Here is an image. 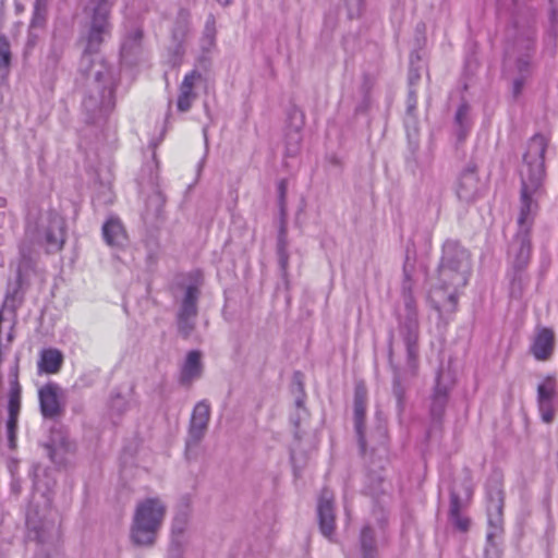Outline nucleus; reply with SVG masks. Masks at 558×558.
Wrapping results in <instances>:
<instances>
[{
    "instance_id": "12",
    "label": "nucleus",
    "mask_w": 558,
    "mask_h": 558,
    "mask_svg": "<svg viewBox=\"0 0 558 558\" xmlns=\"http://www.w3.org/2000/svg\"><path fill=\"white\" fill-rule=\"evenodd\" d=\"M450 256L446 263H440L438 267L439 288L449 291V301L454 303L457 300L456 292L464 288L471 275V267H468L465 260L462 259V267L451 266Z\"/></svg>"
},
{
    "instance_id": "20",
    "label": "nucleus",
    "mask_w": 558,
    "mask_h": 558,
    "mask_svg": "<svg viewBox=\"0 0 558 558\" xmlns=\"http://www.w3.org/2000/svg\"><path fill=\"white\" fill-rule=\"evenodd\" d=\"M102 238L107 245L112 247H121L126 242V232L117 217H110L102 226Z\"/></svg>"
},
{
    "instance_id": "10",
    "label": "nucleus",
    "mask_w": 558,
    "mask_h": 558,
    "mask_svg": "<svg viewBox=\"0 0 558 558\" xmlns=\"http://www.w3.org/2000/svg\"><path fill=\"white\" fill-rule=\"evenodd\" d=\"M472 485L468 476L458 485L453 484L450 492L449 521L460 532H466L471 520L463 514L469 501L472 498Z\"/></svg>"
},
{
    "instance_id": "4",
    "label": "nucleus",
    "mask_w": 558,
    "mask_h": 558,
    "mask_svg": "<svg viewBox=\"0 0 558 558\" xmlns=\"http://www.w3.org/2000/svg\"><path fill=\"white\" fill-rule=\"evenodd\" d=\"M116 0H88L84 13L87 19L86 32L82 37V53H101L100 48L111 36V11Z\"/></svg>"
},
{
    "instance_id": "31",
    "label": "nucleus",
    "mask_w": 558,
    "mask_h": 558,
    "mask_svg": "<svg viewBox=\"0 0 558 558\" xmlns=\"http://www.w3.org/2000/svg\"><path fill=\"white\" fill-rule=\"evenodd\" d=\"M21 409V388L17 383H14L9 393L8 411L10 416H19Z\"/></svg>"
},
{
    "instance_id": "18",
    "label": "nucleus",
    "mask_w": 558,
    "mask_h": 558,
    "mask_svg": "<svg viewBox=\"0 0 558 558\" xmlns=\"http://www.w3.org/2000/svg\"><path fill=\"white\" fill-rule=\"evenodd\" d=\"M202 80V74L197 70L186 73L179 86L177 108L180 112H187L197 98L195 92L196 84Z\"/></svg>"
},
{
    "instance_id": "9",
    "label": "nucleus",
    "mask_w": 558,
    "mask_h": 558,
    "mask_svg": "<svg viewBox=\"0 0 558 558\" xmlns=\"http://www.w3.org/2000/svg\"><path fill=\"white\" fill-rule=\"evenodd\" d=\"M502 509H504V492L498 484L489 486L487 489V517H488V532L486 554L490 549L497 548V539L502 534Z\"/></svg>"
},
{
    "instance_id": "19",
    "label": "nucleus",
    "mask_w": 558,
    "mask_h": 558,
    "mask_svg": "<svg viewBox=\"0 0 558 558\" xmlns=\"http://www.w3.org/2000/svg\"><path fill=\"white\" fill-rule=\"evenodd\" d=\"M555 336L551 329L538 328L531 345V352L538 361L547 360L554 350Z\"/></svg>"
},
{
    "instance_id": "41",
    "label": "nucleus",
    "mask_w": 558,
    "mask_h": 558,
    "mask_svg": "<svg viewBox=\"0 0 558 558\" xmlns=\"http://www.w3.org/2000/svg\"><path fill=\"white\" fill-rule=\"evenodd\" d=\"M16 424H17V416H10L9 415V418H8V422H7V427H8V433H9L11 438L13 436V433H14L15 428H16Z\"/></svg>"
},
{
    "instance_id": "42",
    "label": "nucleus",
    "mask_w": 558,
    "mask_h": 558,
    "mask_svg": "<svg viewBox=\"0 0 558 558\" xmlns=\"http://www.w3.org/2000/svg\"><path fill=\"white\" fill-rule=\"evenodd\" d=\"M361 558H378V549H360Z\"/></svg>"
},
{
    "instance_id": "39",
    "label": "nucleus",
    "mask_w": 558,
    "mask_h": 558,
    "mask_svg": "<svg viewBox=\"0 0 558 558\" xmlns=\"http://www.w3.org/2000/svg\"><path fill=\"white\" fill-rule=\"evenodd\" d=\"M357 401L366 403V390L362 385H359L355 388L354 402Z\"/></svg>"
},
{
    "instance_id": "36",
    "label": "nucleus",
    "mask_w": 558,
    "mask_h": 558,
    "mask_svg": "<svg viewBox=\"0 0 558 558\" xmlns=\"http://www.w3.org/2000/svg\"><path fill=\"white\" fill-rule=\"evenodd\" d=\"M348 7L349 16H359L362 10L363 0H344Z\"/></svg>"
},
{
    "instance_id": "45",
    "label": "nucleus",
    "mask_w": 558,
    "mask_h": 558,
    "mask_svg": "<svg viewBox=\"0 0 558 558\" xmlns=\"http://www.w3.org/2000/svg\"><path fill=\"white\" fill-rule=\"evenodd\" d=\"M278 190L280 193V198L283 199L284 194H286V182L284 181H280V183L278 185Z\"/></svg>"
},
{
    "instance_id": "43",
    "label": "nucleus",
    "mask_w": 558,
    "mask_h": 558,
    "mask_svg": "<svg viewBox=\"0 0 558 558\" xmlns=\"http://www.w3.org/2000/svg\"><path fill=\"white\" fill-rule=\"evenodd\" d=\"M408 102V111L411 112L416 106V95L415 92L412 89L409 92Z\"/></svg>"
},
{
    "instance_id": "38",
    "label": "nucleus",
    "mask_w": 558,
    "mask_h": 558,
    "mask_svg": "<svg viewBox=\"0 0 558 558\" xmlns=\"http://www.w3.org/2000/svg\"><path fill=\"white\" fill-rule=\"evenodd\" d=\"M20 253L24 263H27L32 259L33 250L32 247L27 246L26 243H23L20 246Z\"/></svg>"
},
{
    "instance_id": "6",
    "label": "nucleus",
    "mask_w": 558,
    "mask_h": 558,
    "mask_svg": "<svg viewBox=\"0 0 558 558\" xmlns=\"http://www.w3.org/2000/svg\"><path fill=\"white\" fill-rule=\"evenodd\" d=\"M26 238L45 246L47 253H56L65 242V222L56 211L41 214L35 223L28 222Z\"/></svg>"
},
{
    "instance_id": "49",
    "label": "nucleus",
    "mask_w": 558,
    "mask_h": 558,
    "mask_svg": "<svg viewBox=\"0 0 558 558\" xmlns=\"http://www.w3.org/2000/svg\"><path fill=\"white\" fill-rule=\"evenodd\" d=\"M203 134H204V138H205V145H206V147H208V137H207V128L206 126L203 129Z\"/></svg>"
},
{
    "instance_id": "56",
    "label": "nucleus",
    "mask_w": 558,
    "mask_h": 558,
    "mask_svg": "<svg viewBox=\"0 0 558 558\" xmlns=\"http://www.w3.org/2000/svg\"><path fill=\"white\" fill-rule=\"evenodd\" d=\"M4 203V199L3 198H0V206H2Z\"/></svg>"
},
{
    "instance_id": "8",
    "label": "nucleus",
    "mask_w": 558,
    "mask_h": 558,
    "mask_svg": "<svg viewBox=\"0 0 558 558\" xmlns=\"http://www.w3.org/2000/svg\"><path fill=\"white\" fill-rule=\"evenodd\" d=\"M201 290L195 284L185 287L183 294L175 299L177 310V327L179 333L183 338H189L195 329L196 318L198 314V300Z\"/></svg>"
},
{
    "instance_id": "55",
    "label": "nucleus",
    "mask_w": 558,
    "mask_h": 558,
    "mask_svg": "<svg viewBox=\"0 0 558 558\" xmlns=\"http://www.w3.org/2000/svg\"><path fill=\"white\" fill-rule=\"evenodd\" d=\"M35 558H50L48 555H38Z\"/></svg>"
},
{
    "instance_id": "30",
    "label": "nucleus",
    "mask_w": 558,
    "mask_h": 558,
    "mask_svg": "<svg viewBox=\"0 0 558 558\" xmlns=\"http://www.w3.org/2000/svg\"><path fill=\"white\" fill-rule=\"evenodd\" d=\"M366 411V403L354 402V426L359 439V445L362 451H365L366 440L363 433V424Z\"/></svg>"
},
{
    "instance_id": "15",
    "label": "nucleus",
    "mask_w": 558,
    "mask_h": 558,
    "mask_svg": "<svg viewBox=\"0 0 558 558\" xmlns=\"http://www.w3.org/2000/svg\"><path fill=\"white\" fill-rule=\"evenodd\" d=\"M62 389L54 383L43 386L38 391L40 411L44 417L54 418L62 412Z\"/></svg>"
},
{
    "instance_id": "52",
    "label": "nucleus",
    "mask_w": 558,
    "mask_h": 558,
    "mask_svg": "<svg viewBox=\"0 0 558 558\" xmlns=\"http://www.w3.org/2000/svg\"><path fill=\"white\" fill-rule=\"evenodd\" d=\"M168 558H182V554H177V553L170 551Z\"/></svg>"
},
{
    "instance_id": "29",
    "label": "nucleus",
    "mask_w": 558,
    "mask_h": 558,
    "mask_svg": "<svg viewBox=\"0 0 558 558\" xmlns=\"http://www.w3.org/2000/svg\"><path fill=\"white\" fill-rule=\"evenodd\" d=\"M456 124L458 126L457 134L458 138L462 141L470 129V106L466 102H463L459 106L456 117Z\"/></svg>"
},
{
    "instance_id": "54",
    "label": "nucleus",
    "mask_w": 558,
    "mask_h": 558,
    "mask_svg": "<svg viewBox=\"0 0 558 558\" xmlns=\"http://www.w3.org/2000/svg\"><path fill=\"white\" fill-rule=\"evenodd\" d=\"M391 357H392V348L391 345L389 347V360L391 361Z\"/></svg>"
},
{
    "instance_id": "17",
    "label": "nucleus",
    "mask_w": 558,
    "mask_h": 558,
    "mask_svg": "<svg viewBox=\"0 0 558 558\" xmlns=\"http://www.w3.org/2000/svg\"><path fill=\"white\" fill-rule=\"evenodd\" d=\"M332 502L333 494L328 489H323L318 500L317 514L320 532L327 538L332 536L336 526V517Z\"/></svg>"
},
{
    "instance_id": "13",
    "label": "nucleus",
    "mask_w": 558,
    "mask_h": 558,
    "mask_svg": "<svg viewBox=\"0 0 558 558\" xmlns=\"http://www.w3.org/2000/svg\"><path fill=\"white\" fill-rule=\"evenodd\" d=\"M482 189L483 185L478 179L476 167L469 165L458 178L456 185L457 197L464 204L474 203L481 196Z\"/></svg>"
},
{
    "instance_id": "33",
    "label": "nucleus",
    "mask_w": 558,
    "mask_h": 558,
    "mask_svg": "<svg viewBox=\"0 0 558 558\" xmlns=\"http://www.w3.org/2000/svg\"><path fill=\"white\" fill-rule=\"evenodd\" d=\"M11 49L8 39L0 36V72L8 73L11 63Z\"/></svg>"
},
{
    "instance_id": "27",
    "label": "nucleus",
    "mask_w": 558,
    "mask_h": 558,
    "mask_svg": "<svg viewBox=\"0 0 558 558\" xmlns=\"http://www.w3.org/2000/svg\"><path fill=\"white\" fill-rule=\"evenodd\" d=\"M216 19L213 14H209L206 19L203 34L199 39V47L204 54L211 52L216 48ZM206 57L202 56L199 61H204Z\"/></svg>"
},
{
    "instance_id": "2",
    "label": "nucleus",
    "mask_w": 558,
    "mask_h": 558,
    "mask_svg": "<svg viewBox=\"0 0 558 558\" xmlns=\"http://www.w3.org/2000/svg\"><path fill=\"white\" fill-rule=\"evenodd\" d=\"M78 72L86 80L82 101L86 122L100 123L116 107L118 73L101 53H82Z\"/></svg>"
},
{
    "instance_id": "48",
    "label": "nucleus",
    "mask_w": 558,
    "mask_h": 558,
    "mask_svg": "<svg viewBox=\"0 0 558 558\" xmlns=\"http://www.w3.org/2000/svg\"><path fill=\"white\" fill-rule=\"evenodd\" d=\"M13 338H14L13 329L11 328V329H10V331H9V333H8V336H7V342H8L7 348L10 345V343H11V342H12V340H13Z\"/></svg>"
},
{
    "instance_id": "26",
    "label": "nucleus",
    "mask_w": 558,
    "mask_h": 558,
    "mask_svg": "<svg viewBox=\"0 0 558 558\" xmlns=\"http://www.w3.org/2000/svg\"><path fill=\"white\" fill-rule=\"evenodd\" d=\"M190 33V17L187 12H180L178 20L175 22V26L172 31V39L175 44L174 51L178 56H182L184 53V43Z\"/></svg>"
},
{
    "instance_id": "53",
    "label": "nucleus",
    "mask_w": 558,
    "mask_h": 558,
    "mask_svg": "<svg viewBox=\"0 0 558 558\" xmlns=\"http://www.w3.org/2000/svg\"><path fill=\"white\" fill-rule=\"evenodd\" d=\"M222 5H228L232 2V0H217Z\"/></svg>"
},
{
    "instance_id": "21",
    "label": "nucleus",
    "mask_w": 558,
    "mask_h": 558,
    "mask_svg": "<svg viewBox=\"0 0 558 558\" xmlns=\"http://www.w3.org/2000/svg\"><path fill=\"white\" fill-rule=\"evenodd\" d=\"M450 256L451 266L462 267V259L465 260L468 267H471V256L466 248H464L458 241L447 240L442 246V256L440 263H446L447 257Z\"/></svg>"
},
{
    "instance_id": "37",
    "label": "nucleus",
    "mask_w": 558,
    "mask_h": 558,
    "mask_svg": "<svg viewBox=\"0 0 558 558\" xmlns=\"http://www.w3.org/2000/svg\"><path fill=\"white\" fill-rule=\"evenodd\" d=\"M414 59H420L417 54H414L412 53L411 54V59H410V62H411V69H410V74H409V81H410V84L413 85L415 81H417L420 78V73L417 70L413 69V64H414Z\"/></svg>"
},
{
    "instance_id": "3",
    "label": "nucleus",
    "mask_w": 558,
    "mask_h": 558,
    "mask_svg": "<svg viewBox=\"0 0 558 558\" xmlns=\"http://www.w3.org/2000/svg\"><path fill=\"white\" fill-rule=\"evenodd\" d=\"M167 513V505L159 497H147L136 502L130 524L129 538L134 546L153 547Z\"/></svg>"
},
{
    "instance_id": "44",
    "label": "nucleus",
    "mask_w": 558,
    "mask_h": 558,
    "mask_svg": "<svg viewBox=\"0 0 558 558\" xmlns=\"http://www.w3.org/2000/svg\"><path fill=\"white\" fill-rule=\"evenodd\" d=\"M393 392L398 399V403L400 404L402 400V389L397 381L395 383Z\"/></svg>"
},
{
    "instance_id": "25",
    "label": "nucleus",
    "mask_w": 558,
    "mask_h": 558,
    "mask_svg": "<svg viewBox=\"0 0 558 558\" xmlns=\"http://www.w3.org/2000/svg\"><path fill=\"white\" fill-rule=\"evenodd\" d=\"M63 363V355L58 349H45L40 352L38 369L46 374H56Z\"/></svg>"
},
{
    "instance_id": "47",
    "label": "nucleus",
    "mask_w": 558,
    "mask_h": 558,
    "mask_svg": "<svg viewBox=\"0 0 558 558\" xmlns=\"http://www.w3.org/2000/svg\"><path fill=\"white\" fill-rule=\"evenodd\" d=\"M46 449H47V451H48V456H49V458H50L52 461H54V460H56V457H54V454H56L54 449H52V447H51L50 445H47V446H46Z\"/></svg>"
},
{
    "instance_id": "5",
    "label": "nucleus",
    "mask_w": 558,
    "mask_h": 558,
    "mask_svg": "<svg viewBox=\"0 0 558 558\" xmlns=\"http://www.w3.org/2000/svg\"><path fill=\"white\" fill-rule=\"evenodd\" d=\"M26 538L39 545L52 546L60 539L56 513L48 505L31 502L26 511Z\"/></svg>"
},
{
    "instance_id": "34",
    "label": "nucleus",
    "mask_w": 558,
    "mask_h": 558,
    "mask_svg": "<svg viewBox=\"0 0 558 558\" xmlns=\"http://www.w3.org/2000/svg\"><path fill=\"white\" fill-rule=\"evenodd\" d=\"M526 283V277L521 271H515V275L511 280L510 295L515 299H521Z\"/></svg>"
},
{
    "instance_id": "11",
    "label": "nucleus",
    "mask_w": 558,
    "mask_h": 558,
    "mask_svg": "<svg viewBox=\"0 0 558 558\" xmlns=\"http://www.w3.org/2000/svg\"><path fill=\"white\" fill-rule=\"evenodd\" d=\"M211 409L207 400L197 402L192 411L187 434L185 438V451L187 454L199 446L206 436L210 421Z\"/></svg>"
},
{
    "instance_id": "14",
    "label": "nucleus",
    "mask_w": 558,
    "mask_h": 558,
    "mask_svg": "<svg viewBox=\"0 0 558 558\" xmlns=\"http://www.w3.org/2000/svg\"><path fill=\"white\" fill-rule=\"evenodd\" d=\"M557 385L547 377L537 386V407L543 422L551 423L556 414Z\"/></svg>"
},
{
    "instance_id": "32",
    "label": "nucleus",
    "mask_w": 558,
    "mask_h": 558,
    "mask_svg": "<svg viewBox=\"0 0 558 558\" xmlns=\"http://www.w3.org/2000/svg\"><path fill=\"white\" fill-rule=\"evenodd\" d=\"M302 136L299 130H292L287 134L286 140V154L294 157L299 154L301 148Z\"/></svg>"
},
{
    "instance_id": "28",
    "label": "nucleus",
    "mask_w": 558,
    "mask_h": 558,
    "mask_svg": "<svg viewBox=\"0 0 558 558\" xmlns=\"http://www.w3.org/2000/svg\"><path fill=\"white\" fill-rule=\"evenodd\" d=\"M142 31L134 29L124 38L121 45V56L125 61L133 62L142 51Z\"/></svg>"
},
{
    "instance_id": "35",
    "label": "nucleus",
    "mask_w": 558,
    "mask_h": 558,
    "mask_svg": "<svg viewBox=\"0 0 558 558\" xmlns=\"http://www.w3.org/2000/svg\"><path fill=\"white\" fill-rule=\"evenodd\" d=\"M277 251H278V259H279L280 268L283 272H286V270L288 268L289 255L287 252V241H286V235H284L283 229H281L280 234H279Z\"/></svg>"
},
{
    "instance_id": "50",
    "label": "nucleus",
    "mask_w": 558,
    "mask_h": 558,
    "mask_svg": "<svg viewBox=\"0 0 558 558\" xmlns=\"http://www.w3.org/2000/svg\"><path fill=\"white\" fill-rule=\"evenodd\" d=\"M303 403H304V401L301 398H298L295 401V404L299 409H303Z\"/></svg>"
},
{
    "instance_id": "51",
    "label": "nucleus",
    "mask_w": 558,
    "mask_h": 558,
    "mask_svg": "<svg viewBox=\"0 0 558 558\" xmlns=\"http://www.w3.org/2000/svg\"><path fill=\"white\" fill-rule=\"evenodd\" d=\"M120 403H123V400L122 398L118 397L116 400H113L112 407H118Z\"/></svg>"
},
{
    "instance_id": "1",
    "label": "nucleus",
    "mask_w": 558,
    "mask_h": 558,
    "mask_svg": "<svg viewBox=\"0 0 558 558\" xmlns=\"http://www.w3.org/2000/svg\"><path fill=\"white\" fill-rule=\"evenodd\" d=\"M549 140L535 134L529 142L521 167V196L518 217L519 231L510 244L509 256L515 271H521L530 260V229L538 209L542 183L545 177V153Z\"/></svg>"
},
{
    "instance_id": "46",
    "label": "nucleus",
    "mask_w": 558,
    "mask_h": 558,
    "mask_svg": "<svg viewBox=\"0 0 558 558\" xmlns=\"http://www.w3.org/2000/svg\"><path fill=\"white\" fill-rule=\"evenodd\" d=\"M529 65V61L526 59H520L518 61L519 70L522 72Z\"/></svg>"
},
{
    "instance_id": "22",
    "label": "nucleus",
    "mask_w": 558,
    "mask_h": 558,
    "mask_svg": "<svg viewBox=\"0 0 558 558\" xmlns=\"http://www.w3.org/2000/svg\"><path fill=\"white\" fill-rule=\"evenodd\" d=\"M384 537V520L377 519L376 524L366 523L360 534V549H377L378 541Z\"/></svg>"
},
{
    "instance_id": "7",
    "label": "nucleus",
    "mask_w": 558,
    "mask_h": 558,
    "mask_svg": "<svg viewBox=\"0 0 558 558\" xmlns=\"http://www.w3.org/2000/svg\"><path fill=\"white\" fill-rule=\"evenodd\" d=\"M403 304L404 311L400 315L399 333L405 345L408 366L411 371H414L418 354L420 324L415 301L410 292H404Z\"/></svg>"
},
{
    "instance_id": "40",
    "label": "nucleus",
    "mask_w": 558,
    "mask_h": 558,
    "mask_svg": "<svg viewBox=\"0 0 558 558\" xmlns=\"http://www.w3.org/2000/svg\"><path fill=\"white\" fill-rule=\"evenodd\" d=\"M523 84H524V78L523 77H519V78H515L513 81V84H512L513 97H518L521 94L522 88H523Z\"/></svg>"
},
{
    "instance_id": "23",
    "label": "nucleus",
    "mask_w": 558,
    "mask_h": 558,
    "mask_svg": "<svg viewBox=\"0 0 558 558\" xmlns=\"http://www.w3.org/2000/svg\"><path fill=\"white\" fill-rule=\"evenodd\" d=\"M187 525L189 515L186 512L179 513L174 517L171 526V553L182 554L184 546V533L187 530Z\"/></svg>"
},
{
    "instance_id": "16",
    "label": "nucleus",
    "mask_w": 558,
    "mask_h": 558,
    "mask_svg": "<svg viewBox=\"0 0 558 558\" xmlns=\"http://www.w3.org/2000/svg\"><path fill=\"white\" fill-rule=\"evenodd\" d=\"M452 379L442 368L437 372L436 385L432 396L430 414L434 420H440L445 413Z\"/></svg>"
},
{
    "instance_id": "24",
    "label": "nucleus",
    "mask_w": 558,
    "mask_h": 558,
    "mask_svg": "<svg viewBox=\"0 0 558 558\" xmlns=\"http://www.w3.org/2000/svg\"><path fill=\"white\" fill-rule=\"evenodd\" d=\"M203 363L202 353L197 350L190 351L181 368V379L183 383H190L202 376Z\"/></svg>"
}]
</instances>
